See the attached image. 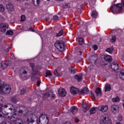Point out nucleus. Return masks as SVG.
<instances>
[{
	"instance_id": "obj_1",
	"label": "nucleus",
	"mask_w": 124,
	"mask_h": 124,
	"mask_svg": "<svg viewBox=\"0 0 124 124\" xmlns=\"http://www.w3.org/2000/svg\"><path fill=\"white\" fill-rule=\"evenodd\" d=\"M5 108H9V110H10L11 112H17V110L14 108V107L13 105H12L11 104H7L3 106L2 104H0V114L2 115V117H4L5 118H6V115L8 116H10L11 115V113H9L8 112H7L6 111H4L2 112V110Z\"/></svg>"
},
{
	"instance_id": "obj_2",
	"label": "nucleus",
	"mask_w": 124,
	"mask_h": 124,
	"mask_svg": "<svg viewBox=\"0 0 124 124\" xmlns=\"http://www.w3.org/2000/svg\"><path fill=\"white\" fill-rule=\"evenodd\" d=\"M25 118H27L26 123L28 124H38L36 121L37 118L35 115L32 114L31 111H28L25 114Z\"/></svg>"
},
{
	"instance_id": "obj_3",
	"label": "nucleus",
	"mask_w": 124,
	"mask_h": 124,
	"mask_svg": "<svg viewBox=\"0 0 124 124\" xmlns=\"http://www.w3.org/2000/svg\"><path fill=\"white\" fill-rule=\"evenodd\" d=\"M10 116H8L6 113V118L10 122H14V124H23V121L21 119H17L16 112H13Z\"/></svg>"
},
{
	"instance_id": "obj_4",
	"label": "nucleus",
	"mask_w": 124,
	"mask_h": 124,
	"mask_svg": "<svg viewBox=\"0 0 124 124\" xmlns=\"http://www.w3.org/2000/svg\"><path fill=\"white\" fill-rule=\"evenodd\" d=\"M11 92V88L6 84H1V79L0 78V94H7Z\"/></svg>"
},
{
	"instance_id": "obj_5",
	"label": "nucleus",
	"mask_w": 124,
	"mask_h": 124,
	"mask_svg": "<svg viewBox=\"0 0 124 124\" xmlns=\"http://www.w3.org/2000/svg\"><path fill=\"white\" fill-rule=\"evenodd\" d=\"M110 9L112 10V12L113 14L120 13V12H122L123 10V6H122V4L121 3L116 4L111 6Z\"/></svg>"
},
{
	"instance_id": "obj_6",
	"label": "nucleus",
	"mask_w": 124,
	"mask_h": 124,
	"mask_svg": "<svg viewBox=\"0 0 124 124\" xmlns=\"http://www.w3.org/2000/svg\"><path fill=\"white\" fill-rule=\"evenodd\" d=\"M55 46L60 52H63L64 51V44H63V42L57 41L55 44Z\"/></svg>"
},
{
	"instance_id": "obj_7",
	"label": "nucleus",
	"mask_w": 124,
	"mask_h": 124,
	"mask_svg": "<svg viewBox=\"0 0 124 124\" xmlns=\"http://www.w3.org/2000/svg\"><path fill=\"white\" fill-rule=\"evenodd\" d=\"M48 123H49V119L47 115L44 114L39 117V124H48Z\"/></svg>"
},
{
	"instance_id": "obj_8",
	"label": "nucleus",
	"mask_w": 124,
	"mask_h": 124,
	"mask_svg": "<svg viewBox=\"0 0 124 124\" xmlns=\"http://www.w3.org/2000/svg\"><path fill=\"white\" fill-rule=\"evenodd\" d=\"M31 75V74L25 71V69L22 68L19 71V76L21 78H23V77H26L27 78H30Z\"/></svg>"
},
{
	"instance_id": "obj_9",
	"label": "nucleus",
	"mask_w": 124,
	"mask_h": 124,
	"mask_svg": "<svg viewBox=\"0 0 124 124\" xmlns=\"http://www.w3.org/2000/svg\"><path fill=\"white\" fill-rule=\"evenodd\" d=\"M101 124H112L111 120L108 119V116L105 114L103 116V118L100 121Z\"/></svg>"
},
{
	"instance_id": "obj_10",
	"label": "nucleus",
	"mask_w": 124,
	"mask_h": 124,
	"mask_svg": "<svg viewBox=\"0 0 124 124\" xmlns=\"http://www.w3.org/2000/svg\"><path fill=\"white\" fill-rule=\"evenodd\" d=\"M111 111L113 114H118L120 112V107L117 105H113L110 107Z\"/></svg>"
},
{
	"instance_id": "obj_11",
	"label": "nucleus",
	"mask_w": 124,
	"mask_h": 124,
	"mask_svg": "<svg viewBox=\"0 0 124 124\" xmlns=\"http://www.w3.org/2000/svg\"><path fill=\"white\" fill-rule=\"evenodd\" d=\"M111 68L113 71H118L119 70V63L117 61H114L111 64Z\"/></svg>"
},
{
	"instance_id": "obj_12",
	"label": "nucleus",
	"mask_w": 124,
	"mask_h": 124,
	"mask_svg": "<svg viewBox=\"0 0 124 124\" xmlns=\"http://www.w3.org/2000/svg\"><path fill=\"white\" fill-rule=\"evenodd\" d=\"M8 28V25L6 23H1L0 24V31L1 32H5L6 29Z\"/></svg>"
},
{
	"instance_id": "obj_13",
	"label": "nucleus",
	"mask_w": 124,
	"mask_h": 124,
	"mask_svg": "<svg viewBox=\"0 0 124 124\" xmlns=\"http://www.w3.org/2000/svg\"><path fill=\"white\" fill-rule=\"evenodd\" d=\"M98 110L102 112V113H105V112H107L108 110V106H100L98 107Z\"/></svg>"
},
{
	"instance_id": "obj_14",
	"label": "nucleus",
	"mask_w": 124,
	"mask_h": 124,
	"mask_svg": "<svg viewBox=\"0 0 124 124\" xmlns=\"http://www.w3.org/2000/svg\"><path fill=\"white\" fill-rule=\"evenodd\" d=\"M58 94L60 95V96H65V95H66V92L64 89L60 88L58 90Z\"/></svg>"
},
{
	"instance_id": "obj_15",
	"label": "nucleus",
	"mask_w": 124,
	"mask_h": 124,
	"mask_svg": "<svg viewBox=\"0 0 124 124\" xmlns=\"http://www.w3.org/2000/svg\"><path fill=\"white\" fill-rule=\"evenodd\" d=\"M78 92H79V91L78 90V89H77L75 87L72 86L71 87L70 93H72V94H76L78 93Z\"/></svg>"
},
{
	"instance_id": "obj_16",
	"label": "nucleus",
	"mask_w": 124,
	"mask_h": 124,
	"mask_svg": "<svg viewBox=\"0 0 124 124\" xmlns=\"http://www.w3.org/2000/svg\"><path fill=\"white\" fill-rule=\"evenodd\" d=\"M0 64H1V68L2 69H3V70H4V69H5L6 67H7V65H8V64L5 61H2L1 62Z\"/></svg>"
},
{
	"instance_id": "obj_17",
	"label": "nucleus",
	"mask_w": 124,
	"mask_h": 124,
	"mask_svg": "<svg viewBox=\"0 0 124 124\" xmlns=\"http://www.w3.org/2000/svg\"><path fill=\"white\" fill-rule=\"evenodd\" d=\"M89 92V89L87 87H85L82 89L79 92L80 94H85L88 93Z\"/></svg>"
},
{
	"instance_id": "obj_18",
	"label": "nucleus",
	"mask_w": 124,
	"mask_h": 124,
	"mask_svg": "<svg viewBox=\"0 0 124 124\" xmlns=\"http://www.w3.org/2000/svg\"><path fill=\"white\" fill-rule=\"evenodd\" d=\"M6 8L9 11H11L12 10H13V4H12V3H8L6 5Z\"/></svg>"
},
{
	"instance_id": "obj_19",
	"label": "nucleus",
	"mask_w": 124,
	"mask_h": 124,
	"mask_svg": "<svg viewBox=\"0 0 124 124\" xmlns=\"http://www.w3.org/2000/svg\"><path fill=\"white\" fill-rule=\"evenodd\" d=\"M75 79H76V80H77L78 82H81L82 79H83V76L82 75H76L75 76Z\"/></svg>"
},
{
	"instance_id": "obj_20",
	"label": "nucleus",
	"mask_w": 124,
	"mask_h": 124,
	"mask_svg": "<svg viewBox=\"0 0 124 124\" xmlns=\"http://www.w3.org/2000/svg\"><path fill=\"white\" fill-rule=\"evenodd\" d=\"M104 59L108 62H112V57H111L110 55H105Z\"/></svg>"
},
{
	"instance_id": "obj_21",
	"label": "nucleus",
	"mask_w": 124,
	"mask_h": 124,
	"mask_svg": "<svg viewBox=\"0 0 124 124\" xmlns=\"http://www.w3.org/2000/svg\"><path fill=\"white\" fill-rule=\"evenodd\" d=\"M119 77L122 80H124V69H121L119 75Z\"/></svg>"
},
{
	"instance_id": "obj_22",
	"label": "nucleus",
	"mask_w": 124,
	"mask_h": 124,
	"mask_svg": "<svg viewBox=\"0 0 124 124\" xmlns=\"http://www.w3.org/2000/svg\"><path fill=\"white\" fill-rule=\"evenodd\" d=\"M71 111L73 115H75L78 112V108L76 107H73L71 108Z\"/></svg>"
},
{
	"instance_id": "obj_23",
	"label": "nucleus",
	"mask_w": 124,
	"mask_h": 124,
	"mask_svg": "<svg viewBox=\"0 0 124 124\" xmlns=\"http://www.w3.org/2000/svg\"><path fill=\"white\" fill-rule=\"evenodd\" d=\"M97 110H98V108H92L90 110V114H95Z\"/></svg>"
},
{
	"instance_id": "obj_24",
	"label": "nucleus",
	"mask_w": 124,
	"mask_h": 124,
	"mask_svg": "<svg viewBox=\"0 0 124 124\" xmlns=\"http://www.w3.org/2000/svg\"><path fill=\"white\" fill-rule=\"evenodd\" d=\"M95 93L97 96H100L101 95V90L99 88H97L95 90Z\"/></svg>"
},
{
	"instance_id": "obj_25",
	"label": "nucleus",
	"mask_w": 124,
	"mask_h": 124,
	"mask_svg": "<svg viewBox=\"0 0 124 124\" xmlns=\"http://www.w3.org/2000/svg\"><path fill=\"white\" fill-rule=\"evenodd\" d=\"M105 90V93H106V92H109L111 91V86L109 84H106Z\"/></svg>"
},
{
	"instance_id": "obj_26",
	"label": "nucleus",
	"mask_w": 124,
	"mask_h": 124,
	"mask_svg": "<svg viewBox=\"0 0 124 124\" xmlns=\"http://www.w3.org/2000/svg\"><path fill=\"white\" fill-rule=\"evenodd\" d=\"M82 108L84 112H87L89 110V108H88V106L86 103H84L82 105Z\"/></svg>"
},
{
	"instance_id": "obj_27",
	"label": "nucleus",
	"mask_w": 124,
	"mask_h": 124,
	"mask_svg": "<svg viewBox=\"0 0 124 124\" xmlns=\"http://www.w3.org/2000/svg\"><path fill=\"white\" fill-rule=\"evenodd\" d=\"M40 2V0H33V3L35 6H38Z\"/></svg>"
},
{
	"instance_id": "obj_28",
	"label": "nucleus",
	"mask_w": 124,
	"mask_h": 124,
	"mask_svg": "<svg viewBox=\"0 0 124 124\" xmlns=\"http://www.w3.org/2000/svg\"><path fill=\"white\" fill-rule=\"evenodd\" d=\"M113 102H120V98L119 97H115L112 98Z\"/></svg>"
},
{
	"instance_id": "obj_29",
	"label": "nucleus",
	"mask_w": 124,
	"mask_h": 124,
	"mask_svg": "<svg viewBox=\"0 0 124 124\" xmlns=\"http://www.w3.org/2000/svg\"><path fill=\"white\" fill-rule=\"evenodd\" d=\"M14 32L12 30H9L6 32L7 35H13Z\"/></svg>"
},
{
	"instance_id": "obj_30",
	"label": "nucleus",
	"mask_w": 124,
	"mask_h": 124,
	"mask_svg": "<svg viewBox=\"0 0 124 124\" xmlns=\"http://www.w3.org/2000/svg\"><path fill=\"white\" fill-rule=\"evenodd\" d=\"M91 15H92V17H93V18H95L96 17V16H97V12H96V11H93L92 12Z\"/></svg>"
},
{
	"instance_id": "obj_31",
	"label": "nucleus",
	"mask_w": 124,
	"mask_h": 124,
	"mask_svg": "<svg viewBox=\"0 0 124 124\" xmlns=\"http://www.w3.org/2000/svg\"><path fill=\"white\" fill-rule=\"evenodd\" d=\"M78 41L79 45H83L84 44V39L82 38H79Z\"/></svg>"
},
{
	"instance_id": "obj_32",
	"label": "nucleus",
	"mask_w": 124,
	"mask_h": 124,
	"mask_svg": "<svg viewBox=\"0 0 124 124\" xmlns=\"http://www.w3.org/2000/svg\"><path fill=\"white\" fill-rule=\"evenodd\" d=\"M53 74H52V73L50 71H47L46 73V77H48L49 76H52Z\"/></svg>"
},
{
	"instance_id": "obj_33",
	"label": "nucleus",
	"mask_w": 124,
	"mask_h": 124,
	"mask_svg": "<svg viewBox=\"0 0 124 124\" xmlns=\"http://www.w3.org/2000/svg\"><path fill=\"white\" fill-rule=\"evenodd\" d=\"M11 101L13 103H16V102H18V100H16V97H12L11 98Z\"/></svg>"
},
{
	"instance_id": "obj_34",
	"label": "nucleus",
	"mask_w": 124,
	"mask_h": 124,
	"mask_svg": "<svg viewBox=\"0 0 124 124\" xmlns=\"http://www.w3.org/2000/svg\"><path fill=\"white\" fill-rule=\"evenodd\" d=\"M113 50L114 49H113V47H110L107 48L106 51L108 52V53H109V54H112Z\"/></svg>"
},
{
	"instance_id": "obj_35",
	"label": "nucleus",
	"mask_w": 124,
	"mask_h": 124,
	"mask_svg": "<svg viewBox=\"0 0 124 124\" xmlns=\"http://www.w3.org/2000/svg\"><path fill=\"white\" fill-rule=\"evenodd\" d=\"M5 10V8L3 6V5L0 4V12H3Z\"/></svg>"
},
{
	"instance_id": "obj_36",
	"label": "nucleus",
	"mask_w": 124,
	"mask_h": 124,
	"mask_svg": "<svg viewBox=\"0 0 124 124\" xmlns=\"http://www.w3.org/2000/svg\"><path fill=\"white\" fill-rule=\"evenodd\" d=\"M51 94H53L52 93H47L44 94V97H45V98H47V97H49V95H51Z\"/></svg>"
},
{
	"instance_id": "obj_37",
	"label": "nucleus",
	"mask_w": 124,
	"mask_h": 124,
	"mask_svg": "<svg viewBox=\"0 0 124 124\" xmlns=\"http://www.w3.org/2000/svg\"><path fill=\"white\" fill-rule=\"evenodd\" d=\"M21 22H24V21H26V16L23 15L21 16Z\"/></svg>"
},
{
	"instance_id": "obj_38",
	"label": "nucleus",
	"mask_w": 124,
	"mask_h": 124,
	"mask_svg": "<svg viewBox=\"0 0 124 124\" xmlns=\"http://www.w3.org/2000/svg\"><path fill=\"white\" fill-rule=\"evenodd\" d=\"M111 42H116V36H112L110 38Z\"/></svg>"
},
{
	"instance_id": "obj_39",
	"label": "nucleus",
	"mask_w": 124,
	"mask_h": 124,
	"mask_svg": "<svg viewBox=\"0 0 124 124\" xmlns=\"http://www.w3.org/2000/svg\"><path fill=\"white\" fill-rule=\"evenodd\" d=\"M62 33H63V31L61 30L58 34H57L56 36H62Z\"/></svg>"
},
{
	"instance_id": "obj_40",
	"label": "nucleus",
	"mask_w": 124,
	"mask_h": 124,
	"mask_svg": "<svg viewBox=\"0 0 124 124\" xmlns=\"http://www.w3.org/2000/svg\"><path fill=\"white\" fill-rule=\"evenodd\" d=\"M25 93H26V90L22 89L20 90V94H25Z\"/></svg>"
},
{
	"instance_id": "obj_41",
	"label": "nucleus",
	"mask_w": 124,
	"mask_h": 124,
	"mask_svg": "<svg viewBox=\"0 0 124 124\" xmlns=\"http://www.w3.org/2000/svg\"><path fill=\"white\" fill-rule=\"evenodd\" d=\"M54 75H55V76H60V73L58 72V70H54Z\"/></svg>"
},
{
	"instance_id": "obj_42",
	"label": "nucleus",
	"mask_w": 124,
	"mask_h": 124,
	"mask_svg": "<svg viewBox=\"0 0 124 124\" xmlns=\"http://www.w3.org/2000/svg\"><path fill=\"white\" fill-rule=\"evenodd\" d=\"M93 58H94V59H93V60L91 61V62L93 63H94L95 62V61H96V57H95L94 56H93V57H91V59H93Z\"/></svg>"
},
{
	"instance_id": "obj_43",
	"label": "nucleus",
	"mask_w": 124,
	"mask_h": 124,
	"mask_svg": "<svg viewBox=\"0 0 124 124\" xmlns=\"http://www.w3.org/2000/svg\"><path fill=\"white\" fill-rule=\"evenodd\" d=\"M71 73H75L76 70L74 68L70 69Z\"/></svg>"
},
{
	"instance_id": "obj_44",
	"label": "nucleus",
	"mask_w": 124,
	"mask_h": 124,
	"mask_svg": "<svg viewBox=\"0 0 124 124\" xmlns=\"http://www.w3.org/2000/svg\"><path fill=\"white\" fill-rule=\"evenodd\" d=\"M58 19L59 16H53V20H54V21H57V20H58Z\"/></svg>"
},
{
	"instance_id": "obj_45",
	"label": "nucleus",
	"mask_w": 124,
	"mask_h": 124,
	"mask_svg": "<svg viewBox=\"0 0 124 124\" xmlns=\"http://www.w3.org/2000/svg\"><path fill=\"white\" fill-rule=\"evenodd\" d=\"M28 31H32L33 32H34V30L33 29H32V27H30V28H29Z\"/></svg>"
},
{
	"instance_id": "obj_46",
	"label": "nucleus",
	"mask_w": 124,
	"mask_h": 124,
	"mask_svg": "<svg viewBox=\"0 0 124 124\" xmlns=\"http://www.w3.org/2000/svg\"><path fill=\"white\" fill-rule=\"evenodd\" d=\"M93 48L94 49V50H96L98 49L97 46L96 45H94L93 46Z\"/></svg>"
},
{
	"instance_id": "obj_47",
	"label": "nucleus",
	"mask_w": 124,
	"mask_h": 124,
	"mask_svg": "<svg viewBox=\"0 0 124 124\" xmlns=\"http://www.w3.org/2000/svg\"><path fill=\"white\" fill-rule=\"evenodd\" d=\"M30 66L31 67L32 69H33L34 67V63H30Z\"/></svg>"
},
{
	"instance_id": "obj_48",
	"label": "nucleus",
	"mask_w": 124,
	"mask_h": 124,
	"mask_svg": "<svg viewBox=\"0 0 124 124\" xmlns=\"http://www.w3.org/2000/svg\"><path fill=\"white\" fill-rule=\"evenodd\" d=\"M1 124H11V123H10V122H3Z\"/></svg>"
},
{
	"instance_id": "obj_49",
	"label": "nucleus",
	"mask_w": 124,
	"mask_h": 124,
	"mask_svg": "<svg viewBox=\"0 0 124 124\" xmlns=\"http://www.w3.org/2000/svg\"><path fill=\"white\" fill-rule=\"evenodd\" d=\"M75 123H79L80 122V120L78 118H76L75 119Z\"/></svg>"
},
{
	"instance_id": "obj_50",
	"label": "nucleus",
	"mask_w": 124,
	"mask_h": 124,
	"mask_svg": "<svg viewBox=\"0 0 124 124\" xmlns=\"http://www.w3.org/2000/svg\"><path fill=\"white\" fill-rule=\"evenodd\" d=\"M2 119H3V116H2V114H0V121H1V120H2Z\"/></svg>"
},
{
	"instance_id": "obj_51",
	"label": "nucleus",
	"mask_w": 124,
	"mask_h": 124,
	"mask_svg": "<svg viewBox=\"0 0 124 124\" xmlns=\"http://www.w3.org/2000/svg\"><path fill=\"white\" fill-rule=\"evenodd\" d=\"M118 121H120V122H122V121H123V117H120L118 118Z\"/></svg>"
},
{
	"instance_id": "obj_52",
	"label": "nucleus",
	"mask_w": 124,
	"mask_h": 124,
	"mask_svg": "<svg viewBox=\"0 0 124 124\" xmlns=\"http://www.w3.org/2000/svg\"><path fill=\"white\" fill-rule=\"evenodd\" d=\"M37 85L38 86V87H39V86H40V81H38L37 82Z\"/></svg>"
},
{
	"instance_id": "obj_53",
	"label": "nucleus",
	"mask_w": 124,
	"mask_h": 124,
	"mask_svg": "<svg viewBox=\"0 0 124 124\" xmlns=\"http://www.w3.org/2000/svg\"><path fill=\"white\" fill-rule=\"evenodd\" d=\"M19 113L20 114H22V113H23V110H19Z\"/></svg>"
},
{
	"instance_id": "obj_54",
	"label": "nucleus",
	"mask_w": 124,
	"mask_h": 124,
	"mask_svg": "<svg viewBox=\"0 0 124 124\" xmlns=\"http://www.w3.org/2000/svg\"><path fill=\"white\" fill-rule=\"evenodd\" d=\"M3 98L2 97H0V101H2Z\"/></svg>"
},
{
	"instance_id": "obj_55",
	"label": "nucleus",
	"mask_w": 124,
	"mask_h": 124,
	"mask_svg": "<svg viewBox=\"0 0 124 124\" xmlns=\"http://www.w3.org/2000/svg\"><path fill=\"white\" fill-rule=\"evenodd\" d=\"M6 52H9V48H7V49Z\"/></svg>"
},
{
	"instance_id": "obj_56",
	"label": "nucleus",
	"mask_w": 124,
	"mask_h": 124,
	"mask_svg": "<svg viewBox=\"0 0 124 124\" xmlns=\"http://www.w3.org/2000/svg\"><path fill=\"white\" fill-rule=\"evenodd\" d=\"M116 124H122V123L118 122Z\"/></svg>"
},
{
	"instance_id": "obj_57",
	"label": "nucleus",
	"mask_w": 124,
	"mask_h": 124,
	"mask_svg": "<svg viewBox=\"0 0 124 124\" xmlns=\"http://www.w3.org/2000/svg\"><path fill=\"white\" fill-rule=\"evenodd\" d=\"M57 0L58 1H61L63 0Z\"/></svg>"
},
{
	"instance_id": "obj_58",
	"label": "nucleus",
	"mask_w": 124,
	"mask_h": 124,
	"mask_svg": "<svg viewBox=\"0 0 124 124\" xmlns=\"http://www.w3.org/2000/svg\"><path fill=\"white\" fill-rule=\"evenodd\" d=\"M79 53H80V55H81L82 54V52H81V51H79Z\"/></svg>"
},
{
	"instance_id": "obj_59",
	"label": "nucleus",
	"mask_w": 124,
	"mask_h": 124,
	"mask_svg": "<svg viewBox=\"0 0 124 124\" xmlns=\"http://www.w3.org/2000/svg\"><path fill=\"white\" fill-rule=\"evenodd\" d=\"M17 1H21V0H16Z\"/></svg>"
},
{
	"instance_id": "obj_60",
	"label": "nucleus",
	"mask_w": 124,
	"mask_h": 124,
	"mask_svg": "<svg viewBox=\"0 0 124 124\" xmlns=\"http://www.w3.org/2000/svg\"><path fill=\"white\" fill-rule=\"evenodd\" d=\"M91 94L93 95V93H92Z\"/></svg>"
},
{
	"instance_id": "obj_61",
	"label": "nucleus",
	"mask_w": 124,
	"mask_h": 124,
	"mask_svg": "<svg viewBox=\"0 0 124 124\" xmlns=\"http://www.w3.org/2000/svg\"><path fill=\"white\" fill-rule=\"evenodd\" d=\"M46 20H49V18H46Z\"/></svg>"
},
{
	"instance_id": "obj_62",
	"label": "nucleus",
	"mask_w": 124,
	"mask_h": 124,
	"mask_svg": "<svg viewBox=\"0 0 124 124\" xmlns=\"http://www.w3.org/2000/svg\"><path fill=\"white\" fill-rule=\"evenodd\" d=\"M52 96H54V95H53Z\"/></svg>"
}]
</instances>
